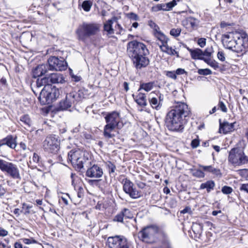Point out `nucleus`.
<instances>
[{"label":"nucleus","instance_id":"obj_38","mask_svg":"<svg viewBox=\"0 0 248 248\" xmlns=\"http://www.w3.org/2000/svg\"><path fill=\"white\" fill-rule=\"evenodd\" d=\"M238 174L246 180H248V169H241L237 170Z\"/></svg>","mask_w":248,"mask_h":248},{"label":"nucleus","instance_id":"obj_32","mask_svg":"<svg viewBox=\"0 0 248 248\" xmlns=\"http://www.w3.org/2000/svg\"><path fill=\"white\" fill-rule=\"evenodd\" d=\"M186 21L192 29L197 28L199 24V20L193 17L189 16L186 19Z\"/></svg>","mask_w":248,"mask_h":248},{"label":"nucleus","instance_id":"obj_4","mask_svg":"<svg viewBox=\"0 0 248 248\" xmlns=\"http://www.w3.org/2000/svg\"><path fill=\"white\" fill-rule=\"evenodd\" d=\"M89 156L87 152L80 150H72L68 153V160L76 169L80 170L84 165L91 164Z\"/></svg>","mask_w":248,"mask_h":248},{"label":"nucleus","instance_id":"obj_34","mask_svg":"<svg viewBox=\"0 0 248 248\" xmlns=\"http://www.w3.org/2000/svg\"><path fill=\"white\" fill-rule=\"evenodd\" d=\"M202 60L214 69L217 70L219 68L218 63L215 60L205 58H203Z\"/></svg>","mask_w":248,"mask_h":248},{"label":"nucleus","instance_id":"obj_50","mask_svg":"<svg viewBox=\"0 0 248 248\" xmlns=\"http://www.w3.org/2000/svg\"><path fill=\"white\" fill-rule=\"evenodd\" d=\"M115 30L117 31L116 34H121L124 31L122 27L118 23L115 27Z\"/></svg>","mask_w":248,"mask_h":248},{"label":"nucleus","instance_id":"obj_41","mask_svg":"<svg viewBox=\"0 0 248 248\" xmlns=\"http://www.w3.org/2000/svg\"><path fill=\"white\" fill-rule=\"evenodd\" d=\"M232 188L229 186H225L221 188V191L224 194H230L232 193Z\"/></svg>","mask_w":248,"mask_h":248},{"label":"nucleus","instance_id":"obj_21","mask_svg":"<svg viewBox=\"0 0 248 248\" xmlns=\"http://www.w3.org/2000/svg\"><path fill=\"white\" fill-rule=\"evenodd\" d=\"M234 123H229L227 122L221 123V120H219V132L223 134H227L228 132L234 130Z\"/></svg>","mask_w":248,"mask_h":248},{"label":"nucleus","instance_id":"obj_48","mask_svg":"<svg viewBox=\"0 0 248 248\" xmlns=\"http://www.w3.org/2000/svg\"><path fill=\"white\" fill-rule=\"evenodd\" d=\"M198 44L201 47H203L206 45V39L203 38L199 39Z\"/></svg>","mask_w":248,"mask_h":248},{"label":"nucleus","instance_id":"obj_29","mask_svg":"<svg viewBox=\"0 0 248 248\" xmlns=\"http://www.w3.org/2000/svg\"><path fill=\"white\" fill-rule=\"evenodd\" d=\"M116 127L106 124L104 127L103 136L106 139H109L115 136L113 133Z\"/></svg>","mask_w":248,"mask_h":248},{"label":"nucleus","instance_id":"obj_60","mask_svg":"<svg viewBox=\"0 0 248 248\" xmlns=\"http://www.w3.org/2000/svg\"><path fill=\"white\" fill-rule=\"evenodd\" d=\"M137 185L139 188L141 189L144 188L146 186L145 184L141 182H139L137 183Z\"/></svg>","mask_w":248,"mask_h":248},{"label":"nucleus","instance_id":"obj_6","mask_svg":"<svg viewBox=\"0 0 248 248\" xmlns=\"http://www.w3.org/2000/svg\"><path fill=\"white\" fill-rule=\"evenodd\" d=\"M153 24L154 25V34L157 40L160 42V44L159 43H157V44L161 51L170 55H176L177 57H179L178 52L168 46V43L169 39L160 30L159 27L156 24Z\"/></svg>","mask_w":248,"mask_h":248},{"label":"nucleus","instance_id":"obj_24","mask_svg":"<svg viewBox=\"0 0 248 248\" xmlns=\"http://www.w3.org/2000/svg\"><path fill=\"white\" fill-rule=\"evenodd\" d=\"M20 124L26 129L29 130L32 125V121L28 115H23L20 118Z\"/></svg>","mask_w":248,"mask_h":248},{"label":"nucleus","instance_id":"obj_15","mask_svg":"<svg viewBox=\"0 0 248 248\" xmlns=\"http://www.w3.org/2000/svg\"><path fill=\"white\" fill-rule=\"evenodd\" d=\"M123 190L124 192L132 199H137L140 196V193L134 187L133 183L127 178H124L122 181Z\"/></svg>","mask_w":248,"mask_h":248},{"label":"nucleus","instance_id":"obj_37","mask_svg":"<svg viewBox=\"0 0 248 248\" xmlns=\"http://www.w3.org/2000/svg\"><path fill=\"white\" fill-rule=\"evenodd\" d=\"M106 165L108 170L110 174L115 172L116 170L115 165L110 161H108L106 163Z\"/></svg>","mask_w":248,"mask_h":248},{"label":"nucleus","instance_id":"obj_57","mask_svg":"<svg viewBox=\"0 0 248 248\" xmlns=\"http://www.w3.org/2000/svg\"><path fill=\"white\" fill-rule=\"evenodd\" d=\"M6 192V190L2 185H0V197L3 196Z\"/></svg>","mask_w":248,"mask_h":248},{"label":"nucleus","instance_id":"obj_7","mask_svg":"<svg viewBox=\"0 0 248 248\" xmlns=\"http://www.w3.org/2000/svg\"><path fill=\"white\" fill-rule=\"evenodd\" d=\"M99 30L100 25L97 23L83 22L76 32L79 40L85 41L87 38L96 35Z\"/></svg>","mask_w":248,"mask_h":248},{"label":"nucleus","instance_id":"obj_2","mask_svg":"<svg viewBox=\"0 0 248 248\" xmlns=\"http://www.w3.org/2000/svg\"><path fill=\"white\" fill-rule=\"evenodd\" d=\"M223 46L237 53L242 54L248 47V35L243 31L229 32L222 35Z\"/></svg>","mask_w":248,"mask_h":248},{"label":"nucleus","instance_id":"obj_23","mask_svg":"<svg viewBox=\"0 0 248 248\" xmlns=\"http://www.w3.org/2000/svg\"><path fill=\"white\" fill-rule=\"evenodd\" d=\"M6 145L11 148L14 149L16 146L15 138L12 136H8L5 138L0 140V145Z\"/></svg>","mask_w":248,"mask_h":248},{"label":"nucleus","instance_id":"obj_64","mask_svg":"<svg viewBox=\"0 0 248 248\" xmlns=\"http://www.w3.org/2000/svg\"><path fill=\"white\" fill-rule=\"evenodd\" d=\"M15 248H24V247H22V245L21 243L19 242H16L15 243Z\"/></svg>","mask_w":248,"mask_h":248},{"label":"nucleus","instance_id":"obj_58","mask_svg":"<svg viewBox=\"0 0 248 248\" xmlns=\"http://www.w3.org/2000/svg\"><path fill=\"white\" fill-rule=\"evenodd\" d=\"M191 212V208L189 207H186L185 209L181 211V213L182 214H185L186 213H190Z\"/></svg>","mask_w":248,"mask_h":248},{"label":"nucleus","instance_id":"obj_16","mask_svg":"<svg viewBox=\"0 0 248 248\" xmlns=\"http://www.w3.org/2000/svg\"><path fill=\"white\" fill-rule=\"evenodd\" d=\"M103 174V169L97 164H91L86 172V176L92 178H99Z\"/></svg>","mask_w":248,"mask_h":248},{"label":"nucleus","instance_id":"obj_10","mask_svg":"<svg viewBox=\"0 0 248 248\" xmlns=\"http://www.w3.org/2000/svg\"><path fill=\"white\" fill-rule=\"evenodd\" d=\"M60 141L55 135H48L43 142V147L46 152L56 154L60 149Z\"/></svg>","mask_w":248,"mask_h":248},{"label":"nucleus","instance_id":"obj_42","mask_svg":"<svg viewBox=\"0 0 248 248\" xmlns=\"http://www.w3.org/2000/svg\"><path fill=\"white\" fill-rule=\"evenodd\" d=\"M122 211L118 214L114 218L113 220L115 221L123 222L124 219V215Z\"/></svg>","mask_w":248,"mask_h":248},{"label":"nucleus","instance_id":"obj_3","mask_svg":"<svg viewBox=\"0 0 248 248\" xmlns=\"http://www.w3.org/2000/svg\"><path fill=\"white\" fill-rule=\"evenodd\" d=\"M127 53L137 69L146 67L149 64V51L143 43L136 40L129 42L127 45Z\"/></svg>","mask_w":248,"mask_h":248},{"label":"nucleus","instance_id":"obj_56","mask_svg":"<svg viewBox=\"0 0 248 248\" xmlns=\"http://www.w3.org/2000/svg\"><path fill=\"white\" fill-rule=\"evenodd\" d=\"M176 75H183L185 73H186V72L185 70V69L182 68H178L176 71Z\"/></svg>","mask_w":248,"mask_h":248},{"label":"nucleus","instance_id":"obj_27","mask_svg":"<svg viewBox=\"0 0 248 248\" xmlns=\"http://www.w3.org/2000/svg\"><path fill=\"white\" fill-rule=\"evenodd\" d=\"M200 168L202 169L204 171L211 172L212 174L215 175L217 176L221 177V173L220 170L217 168H215L212 166H203L199 165Z\"/></svg>","mask_w":248,"mask_h":248},{"label":"nucleus","instance_id":"obj_28","mask_svg":"<svg viewBox=\"0 0 248 248\" xmlns=\"http://www.w3.org/2000/svg\"><path fill=\"white\" fill-rule=\"evenodd\" d=\"M187 49L190 53L192 59L194 60L199 59L202 60L203 58H204V57H202V51L201 49H191L187 47Z\"/></svg>","mask_w":248,"mask_h":248},{"label":"nucleus","instance_id":"obj_63","mask_svg":"<svg viewBox=\"0 0 248 248\" xmlns=\"http://www.w3.org/2000/svg\"><path fill=\"white\" fill-rule=\"evenodd\" d=\"M123 87L126 92H127L129 90V84L127 82H124Z\"/></svg>","mask_w":248,"mask_h":248},{"label":"nucleus","instance_id":"obj_18","mask_svg":"<svg viewBox=\"0 0 248 248\" xmlns=\"http://www.w3.org/2000/svg\"><path fill=\"white\" fill-rule=\"evenodd\" d=\"M107 124L116 127L120 122V114L114 111L108 113L105 117Z\"/></svg>","mask_w":248,"mask_h":248},{"label":"nucleus","instance_id":"obj_47","mask_svg":"<svg viewBox=\"0 0 248 248\" xmlns=\"http://www.w3.org/2000/svg\"><path fill=\"white\" fill-rule=\"evenodd\" d=\"M212 53V48H206L204 51H202V57L204 56L210 57Z\"/></svg>","mask_w":248,"mask_h":248},{"label":"nucleus","instance_id":"obj_46","mask_svg":"<svg viewBox=\"0 0 248 248\" xmlns=\"http://www.w3.org/2000/svg\"><path fill=\"white\" fill-rule=\"evenodd\" d=\"M217 58L221 62L225 61V54L223 51H219L217 54Z\"/></svg>","mask_w":248,"mask_h":248},{"label":"nucleus","instance_id":"obj_20","mask_svg":"<svg viewBox=\"0 0 248 248\" xmlns=\"http://www.w3.org/2000/svg\"><path fill=\"white\" fill-rule=\"evenodd\" d=\"M48 70L47 64H41L36 67L32 71V76L34 78L43 76Z\"/></svg>","mask_w":248,"mask_h":248},{"label":"nucleus","instance_id":"obj_54","mask_svg":"<svg viewBox=\"0 0 248 248\" xmlns=\"http://www.w3.org/2000/svg\"><path fill=\"white\" fill-rule=\"evenodd\" d=\"M23 242L26 244H30L32 243H35L36 241L32 239L25 238L23 239Z\"/></svg>","mask_w":248,"mask_h":248},{"label":"nucleus","instance_id":"obj_40","mask_svg":"<svg viewBox=\"0 0 248 248\" xmlns=\"http://www.w3.org/2000/svg\"><path fill=\"white\" fill-rule=\"evenodd\" d=\"M181 32L180 28H173L170 31V34L175 37H178L180 35Z\"/></svg>","mask_w":248,"mask_h":248},{"label":"nucleus","instance_id":"obj_44","mask_svg":"<svg viewBox=\"0 0 248 248\" xmlns=\"http://www.w3.org/2000/svg\"><path fill=\"white\" fill-rule=\"evenodd\" d=\"M126 16L130 19L137 21L139 20V17L137 15L134 13H130L126 14Z\"/></svg>","mask_w":248,"mask_h":248},{"label":"nucleus","instance_id":"obj_45","mask_svg":"<svg viewBox=\"0 0 248 248\" xmlns=\"http://www.w3.org/2000/svg\"><path fill=\"white\" fill-rule=\"evenodd\" d=\"M123 214L124 215V217L125 218H131L132 217V214H131V212L130 210L126 208H124L122 211Z\"/></svg>","mask_w":248,"mask_h":248},{"label":"nucleus","instance_id":"obj_52","mask_svg":"<svg viewBox=\"0 0 248 248\" xmlns=\"http://www.w3.org/2000/svg\"><path fill=\"white\" fill-rule=\"evenodd\" d=\"M167 76L174 79H175L177 78L176 72L174 71L168 72Z\"/></svg>","mask_w":248,"mask_h":248},{"label":"nucleus","instance_id":"obj_53","mask_svg":"<svg viewBox=\"0 0 248 248\" xmlns=\"http://www.w3.org/2000/svg\"><path fill=\"white\" fill-rule=\"evenodd\" d=\"M8 232L6 230L0 227V236L4 237L8 235Z\"/></svg>","mask_w":248,"mask_h":248},{"label":"nucleus","instance_id":"obj_55","mask_svg":"<svg viewBox=\"0 0 248 248\" xmlns=\"http://www.w3.org/2000/svg\"><path fill=\"white\" fill-rule=\"evenodd\" d=\"M78 197L79 198H82L83 196V188L79 187L77 193Z\"/></svg>","mask_w":248,"mask_h":248},{"label":"nucleus","instance_id":"obj_22","mask_svg":"<svg viewBox=\"0 0 248 248\" xmlns=\"http://www.w3.org/2000/svg\"><path fill=\"white\" fill-rule=\"evenodd\" d=\"M49 84L62 83L64 79L61 74L52 73L47 77Z\"/></svg>","mask_w":248,"mask_h":248},{"label":"nucleus","instance_id":"obj_14","mask_svg":"<svg viewBox=\"0 0 248 248\" xmlns=\"http://www.w3.org/2000/svg\"><path fill=\"white\" fill-rule=\"evenodd\" d=\"M107 245L109 248H129L127 240L123 236L109 237Z\"/></svg>","mask_w":248,"mask_h":248},{"label":"nucleus","instance_id":"obj_30","mask_svg":"<svg viewBox=\"0 0 248 248\" xmlns=\"http://www.w3.org/2000/svg\"><path fill=\"white\" fill-rule=\"evenodd\" d=\"M215 186V183L213 180H208L205 183L201 184L200 189H206L208 193L213 190Z\"/></svg>","mask_w":248,"mask_h":248},{"label":"nucleus","instance_id":"obj_59","mask_svg":"<svg viewBox=\"0 0 248 248\" xmlns=\"http://www.w3.org/2000/svg\"><path fill=\"white\" fill-rule=\"evenodd\" d=\"M166 11H169L173 7L172 6L171 3L169 2L167 3H165Z\"/></svg>","mask_w":248,"mask_h":248},{"label":"nucleus","instance_id":"obj_17","mask_svg":"<svg viewBox=\"0 0 248 248\" xmlns=\"http://www.w3.org/2000/svg\"><path fill=\"white\" fill-rule=\"evenodd\" d=\"M163 100L164 95L161 93H158L155 97L149 98L150 106L156 110H159L161 108Z\"/></svg>","mask_w":248,"mask_h":248},{"label":"nucleus","instance_id":"obj_1","mask_svg":"<svg viewBox=\"0 0 248 248\" xmlns=\"http://www.w3.org/2000/svg\"><path fill=\"white\" fill-rule=\"evenodd\" d=\"M190 112L186 103L176 102L167 113L165 117L166 127L170 131H181L184 128L186 118L189 116Z\"/></svg>","mask_w":248,"mask_h":248},{"label":"nucleus","instance_id":"obj_33","mask_svg":"<svg viewBox=\"0 0 248 248\" xmlns=\"http://www.w3.org/2000/svg\"><path fill=\"white\" fill-rule=\"evenodd\" d=\"M154 85V83L152 82L141 83L138 92H140L141 90H144L147 92H149L153 89Z\"/></svg>","mask_w":248,"mask_h":248},{"label":"nucleus","instance_id":"obj_61","mask_svg":"<svg viewBox=\"0 0 248 248\" xmlns=\"http://www.w3.org/2000/svg\"><path fill=\"white\" fill-rule=\"evenodd\" d=\"M157 5L161 11H166L165 3L157 4Z\"/></svg>","mask_w":248,"mask_h":248},{"label":"nucleus","instance_id":"obj_13","mask_svg":"<svg viewBox=\"0 0 248 248\" xmlns=\"http://www.w3.org/2000/svg\"><path fill=\"white\" fill-rule=\"evenodd\" d=\"M47 62L50 70L64 71L67 69V63L62 58L59 59L55 56L51 57L48 59Z\"/></svg>","mask_w":248,"mask_h":248},{"label":"nucleus","instance_id":"obj_8","mask_svg":"<svg viewBox=\"0 0 248 248\" xmlns=\"http://www.w3.org/2000/svg\"><path fill=\"white\" fill-rule=\"evenodd\" d=\"M0 170L14 179H21L19 170L16 164L0 159Z\"/></svg>","mask_w":248,"mask_h":248},{"label":"nucleus","instance_id":"obj_39","mask_svg":"<svg viewBox=\"0 0 248 248\" xmlns=\"http://www.w3.org/2000/svg\"><path fill=\"white\" fill-rule=\"evenodd\" d=\"M198 73L201 75L207 76L212 74V71L208 68L199 69L198 70Z\"/></svg>","mask_w":248,"mask_h":248},{"label":"nucleus","instance_id":"obj_49","mask_svg":"<svg viewBox=\"0 0 248 248\" xmlns=\"http://www.w3.org/2000/svg\"><path fill=\"white\" fill-rule=\"evenodd\" d=\"M199 143L200 141L198 139H194L191 141V145L193 148H196L199 146Z\"/></svg>","mask_w":248,"mask_h":248},{"label":"nucleus","instance_id":"obj_25","mask_svg":"<svg viewBox=\"0 0 248 248\" xmlns=\"http://www.w3.org/2000/svg\"><path fill=\"white\" fill-rule=\"evenodd\" d=\"M41 164L42 161L40 156L37 153H33L32 157H30L28 163L29 166H31L32 168H36L37 166H40Z\"/></svg>","mask_w":248,"mask_h":248},{"label":"nucleus","instance_id":"obj_12","mask_svg":"<svg viewBox=\"0 0 248 248\" xmlns=\"http://www.w3.org/2000/svg\"><path fill=\"white\" fill-rule=\"evenodd\" d=\"M80 99L79 94L76 92H72L67 94L65 99L61 101L59 103V109L61 110H66L74 105Z\"/></svg>","mask_w":248,"mask_h":248},{"label":"nucleus","instance_id":"obj_36","mask_svg":"<svg viewBox=\"0 0 248 248\" xmlns=\"http://www.w3.org/2000/svg\"><path fill=\"white\" fill-rule=\"evenodd\" d=\"M93 5V2L91 0H84L82 3V7L85 12H89Z\"/></svg>","mask_w":248,"mask_h":248},{"label":"nucleus","instance_id":"obj_19","mask_svg":"<svg viewBox=\"0 0 248 248\" xmlns=\"http://www.w3.org/2000/svg\"><path fill=\"white\" fill-rule=\"evenodd\" d=\"M133 97L135 101L140 107H145L147 103L146 95L145 93L138 92L136 94H133Z\"/></svg>","mask_w":248,"mask_h":248},{"label":"nucleus","instance_id":"obj_11","mask_svg":"<svg viewBox=\"0 0 248 248\" xmlns=\"http://www.w3.org/2000/svg\"><path fill=\"white\" fill-rule=\"evenodd\" d=\"M158 232V228L156 226H148L143 228L139 232V237L142 241L151 243L155 241Z\"/></svg>","mask_w":248,"mask_h":248},{"label":"nucleus","instance_id":"obj_5","mask_svg":"<svg viewBox=\"0 0 248 248\" xmlns=\"http://www.w3.org/2000/svg\"><path fill=\"white\" fill-rule=\"evenodd\" d=\"M61 93V89L51 84L47 85L41 90L38 99L42 105L50 104L59 97Z\"/></svg>","mask_w":248,"mask_h":248},{"label":"nucleus","instance_id":"obj_35","mask_svg":"<svg viewBox=\"0 0 248 248\" xmlns=\"http://www.w3.org/2000/svg\"><path fill=\"white\" fill-rule=\"evenodd\" d=\"M190 172L193 176L197 178H203L205 176L204 173L201 170L191 169L190 170Z\"/></svg>","mask_w":248,"mask_h":248},{"label":"nucleus","instance_id":"obj_62","mask_svg":"<svg viewBox=\"0 0 248 248\" xmlns=\"http://www.w3.org/2000/svg\"><path fill=\"white\" fill-rule=\"evenodd\" d=\"M152 11L154 12H157L161 11V10H160L157 4H156V5L153 6L152 8Z\"/></svg>","mask_w":248,"mask_h":248},{"label":"nucleus","instance_id":"obj_26","mask_svg":"<svg viewBox=\"0 0 248 248\" xmlns=\"http://www.w3.org/2000/svg\"><path fill=\"white\" fill-rule=\"evenodd\" d=\"M113 21H116V18L114 17L112 19H109L104 24V30L107 32L108 35L114 33V30L112 28Z\"/></svg>","mask_w":248,"mask_h":248},{"label":"nucleus","instance_id":"obj_31","mask_svg":"<svg viewBox=\"0 0 248 248\" xmlns=\"http://www.w3.org/2000/svg\"><path fill=\"white\" fill-rule=\"evenodd\" d=\"M50 84H49L48 78L47 77H45L41 79H38L35 83V88L37 89L40 88L42 86H44V87H46L47 85H50Z\"/></svg>","mask_w":248,"mask_h":248},{"label":"nucleus","instance_id":"obj_43","mask_svg":"<svg viewBox=\"0 0 248 248\" xmlns=\"http://www.w3.org/2000/svg\"><path fill=\"white\" fill-rule=\"evenodd\" d=\"M218 109H220L223 112H227V108L225 104L222 101H219L218 104Z\"/></svg>","mask_w":248,"mask_h":248},{"label":"nucleus","instance_id":"obj_51","mask_svg":"<svg viewBox=\"0 0 248 248\" xmlns=\"http://www.w3.org/2000/svg\"><path fill=\"white\" fill-rule=\"evenodd\" d=\"M239 189L240 191H243L248 193V183L241 185Z\"/></svg>","mask_w":248,"mask_h":248},{"label":"nucleus","instance_id":"obj_9","mask_svg":"<svg viewBox=\"0 0 248 248\" xmlns=\"http://www.w3.org/2000/svg\"><path fill=\"white\" fill-rule=\"evenodd\" d=\"M228 161L234 166H240L248 163V156L243 151L233 148L229 152Z\"/></svg>","mask_w":248,"mask_h":248}]
</instances>
